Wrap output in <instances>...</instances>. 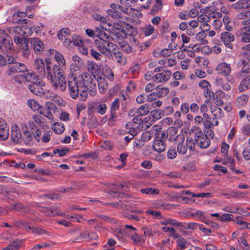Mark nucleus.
I'll use <instances>...</instances> for the list:
<instances>
[{
	"label": "nucleus",
	"mask_w": 250,
	"mask_h": 250,
	"mask_svg": "<svg viewBox=\"0 0 250 250\" xmlns=\"http://www.w3.org/2000/svg\"><path fill=\"white\" fill-rule=\"evenodd\" d=\"M190 62V60L188 58H186L180 62L181 67L184 70H187L189 67V63Z\"/></svg>",
	"instance_id": "nucleus-62"
},
{
	"label": "nucleus",
	"mask_w": 250,
	"mask_h": 250,
	"mask_svg": "<svg viewBox=\"0 0 250 250\" xmlns=\"http://www.w3.org/2000/svg\"><path fill=\"white\" fill-rule=\"evenodd\" d=\"M200 87L205 89V91H207L206 93L205 94L206 96L208 95L209 97L211 96V92L209 91L211 87L209 82L206 80H201L198 83Z\"/></svg>",
	"instance_id": "nucleus-29"
},
{
	"label": "nucleus",
	"mask_w": 250,
	"mask_h": 250,
	"mask_svg": "<svg viewBox=\"0 0 250 250\" xmlns=\"http://www.w3.org/2000/svg\"><path fill=\"white\" fill-rule=\"evenodd\" d=\"M241 131L243 134L246 135L250 134V125L247 124L244 125L241 128Z\"/></svg>",
	"instance_id": "nucleus-64"
},
{
	"label": "nucleus",
	"mask_w": 250,
	"mask_h": 250,
	"mask_svg": "<svg viewBox=\"0 0 250 250\" xmlns=\"http://www.w3.org/2000/svg\"><path fill=\"white\" fill-rule=\"evenodd\" d=\"M237 17L239 19L249 20L250 19V11L240 13L237 15Z\"/></svg>",
	"instance_id": "nucleus-63"
},
{
	"label": "nucleus",
	"mask_w": 250,
	"mask_h": 250,
	"mask_svg": "<svg viewBox=\"0 0 250 250\" xmlns=\"http://www.w3.org/2000/svg\"><path fill=\"white\" fill-rule=\"evenodd\" d=\"M249 100V97L246 94H243L237 98V105L239 107L245 106Z\"/></svg>",
	"instance_id": "nucleus-31"
},
{
	"label": "nucleus",
	"mask_w": 250,
	"mask_h": 250,
	"mask_svg": "<svg viewBox=\"0 0 250 250\" xmlns=\"http://www.w3.org/2000/svg\"><path fill=\"white\" fill-rule=\"evenodd\" d=\"M0 42L2 43L3 46L7 51L12 49L11 40L8 34L2 29H0Z\"/></svg>",
	"instance_id": "nucleus-10"
},
{
	"label": "nucleus",
	"mask_w": 250,
	"mask_h": 250,
	"mask_svg": "<svg viewBox=\"0 0 250 250\" xmlns=\"http://www.w3.org/2000/svg\"><path fill=\"white\" fill-rule=\"evenodd\" d=\"M250 88V75L246 77L240 82L238 89L240 92Z\"/></svg>",
	"instance_id": "nucleus-25"
},
{
	"label": "nucleus",
	"mask_w": 250,
	"mask_h": 250,
	"mask_svg": "<svg viewBox=\"0 0 250 250\" xmlns=\"http://www.w3.org/2000/svg\"><path fill=\"white\" fill-rule=\"evenodd\" d=\"M207 34L205 31H202L196 35L195 38L197 41H202L203 44H206L208 41L205 40Z\"/></svg>",
	"instance_id": "nucleus-49"
},
{
	"label": "nucleus",
	"mask_w": 250,
	"mask_h": 250,
	"mask_svg": "<svg viewBox=\"0 0 250 250\" xmlns=\"http://www.w3.org/2000/svg\"><path fill=\"white\" fill-rule=\"evenodd\" d=\"M152 134L149 131L144 132L141 136V139L143 142H147L151 139Z\"/></svg>",
	"instance_id": "nucleus-58"
},
{
	"label": "nucleus",
	"mask_w": 250,
	"mask_h": 250,
	"mask_svg": "<svg viewBox=\"0 0 250 250\" xmlns=\"http://www.w3.org/2000/svg\"><path fill=\"white\" fill-rule=\"evenodd\" d=\"M160 64L163 65L164 67H172L176 63V61L174 59H168L166 60H160L158 61Z\"/></svg>",
	"instance_id": "nucleus-33"
},
{
	"label": "nucleus",
	"mask_w": 250,
	"mask_h": 250,
	"mask_svg": "<svg viewBox=\"0 0 250 250\" xmlns=\"http://www.w3.org/2000/svg\"><path fill=\"white\" fill-rule=\"evenodd\" d=\"M46 78L50 82L51 86L54 89L60 88L61 91H64L66 88L65 77L61 72L57 75H53L52 72L50 62L48 60L46 59Z\"/></svg>",
	"instance_id": "nucleus-2"
},
{
	"label": "nucleus",
	"mask_w": 250,
	"mask_h": 250,
	"mask_svg": "<svg viewBox=\"0 0 250 250\" xmlns=\"http://www.w3.org/2000/svg\"><path fill=\"white\" fill-rule=\"evenodd\" d=\"M70 30L67 28H63L61 29L58 34V38L62 40L67 36L70 34Z\"/></svg>",
	"instance_id": "nucleus-51"
},
{
	"label": "nucleus",
	"mask_w": 250,
	"mask_h": 250,
	"mask_svg": "<svg viewBox=\"0 0 250 250\" xmlns=\"http://www.w3.org/2000/svg\"><path fill=\"white\" fill-rule=\"evenodd\" d=\"M194 141L192 139H187L186 142L178 144L177 146V150L180 154H185L187 152L188 148L190 150H193L195 148Z\"/></svg>",
	"instance_id": "nucleus-8"
},
{
	"label": "nucleus",
	"mask_w": 250,
	"mask_h": 250,
	"mask_svg": "<svg viewBox=\"0 0 250 250\" xmlns=\"http://www.w3.org/2000/svg\"><path fill=\"white\" fill-rule=\"evenodd\" d=\"M28 106L34 111H40L41 106L33 99H29L27 102Z\"/></svg>",
	"instance_id": "nucleus-36"
},
{
	"label": "nucleus",
	"mask_w": 250,
	"mask_h": 250,
	"mask_svg": "<svg viewBox=\"0 0 250 250\" xmlns=\"http://www.w3.org/2000/svg\"><path fill=\"white\" fill-rule=\"evenodd\" d=\"M21 73L13 77V80L19 84H21L24 80V71Z\"/></svg>",
	"instance_id": "nucleus-60"
},
{
	"label": "nucleus",
	"mask_w": 250,
	"mask_h": 250,
	"mask_svg": "<svg viewBox=\"0 0 250 250\" xmlns=\"http://www.w3.org/2000/svg\"><path fill=\"white\" fill-rule=\"evenodd\" d=\"M140 191L142 193L148 195H156L159 193L160 190L157 188H142L141 189Z\"/></svg>",
	"instance_id": "nucleus-41"
},
{
	"label": "nucleus",
	"mask_w": 250,
	"mask_h": 250,
	"mask_svg": "<svg viewBox=\"0 0 250 250\" xmlns=\"http://www.w3.org/2000/svg\"><path fill=\"white\" fill-rule=\"evenodd\" d=\"M26 69V65L24 63L19 62L7 65L5 74L7 76H10L15 73L23 72Z\"/></svg>",
	"instance_id": "nucleus-7"
},
{
	"label": "nucleus",
	"mask_w": 250,
	"mask_h": 250,
	"mask_svg": "<svg viewBox=\"0 0 250 250\" xmlns=\"http://www.w3.org/2000/svg\"><path fill=\"white\" fill-rule=\"evenodd\" d=\"M49 51L51 55H54L55 60L60 66H63L65 65V61L62 55L54 49H51Z\"/></svg>",
	"instance_id": "nucleus-23"
},
{
	"label": "nucleus",
	"mask_w": 250,
	"mask_h": 250,
	"mask_svg": "<svg viewBox=\"0 0 250 250\" xmlns=\"http://www.w3.org/2000/svg\"><path fill=\"white\" fill-rule=\"evenodd\" d=\"M203 124L205 128H209L212 125V123L210 121L209 116L206 113L203 114Z\"/></svg>",
	"instance_id": "nucleus-43"
},
{
	"label": "nucleus",
	"mask_w": 250,
	"mask_h": 250,
	"mask_svg": "<svg viewBox=\"0 0 250 250\" xmlns=\"http://www.w3.org/2000/svg\"><path fill=\"white\" fill-rule=\"evenodd\" d=\"M215 71L218 74L228 76L231 71L230 64L225 62H221L216 66Z\"/></svg>",
	"instance_id": "nucleus-11"
},
{
	"label": "nucleus",
	"mask_w": 250,
	"mask_h": 250,
	"mask_svg": "<svg viewBox=\"0 0 250 250\" xmlns=\"http://www.w3.org/2000/svg\"><path fill=\"white\" fill-rule=\"evenodd\" d=\"M29 89L34 94L39 96H43V94H44V89L37 83L30 84Z\"/></svg>",
	"instance_id": "nucleus-19"
},
{
	"label": "nucleus",
	"mask_w": 250,
	"mask_h": 250,
	"mask_svg": "<svg viewBox=\"0 0 250 250\" xmlns=\"http://www.w3.org/2000/svg\"><path fill=\"white\" fill-rule=\"evenodd\" d=\"M91 55L97 60H101L102 58V55L101 53L98 52L94 49L91 48L90 49Z\"/></svg>",
	"instance_id": "nucleus-61"
},
{
	"label": "nucleus",
	"mask_w": 250,
	"mask_h": 250,
	"mask_svg": "<svg viewBox=\"0 0 250 250\" xmlns=\"http://www.w3.org/2000/svg\"><path fill=\"white\" fill-rule=\"evenodd\" d=\"M46 213L47 215L54 216L56 215H62V213L59 210L58 207L52 206L46 209Z\"/></svg>",
	"instance_id": "nucleus-30"
},
{
	"label": "nucleus",
	"mask_w": 250,
	"mask_h": 250,
	"mask_svg": "<svg viewBox=\"0 0 250 250\" xmlns=\"http://www.w3.org/2000/svg\"><path fill=\"white\" fill-rule=\"evenodd\" d=\"M52 129L56 134H61L64 130V126L62 123L56 122L52 125Z\"/></svg>",
	"instance_id": "nucleus-34"
},
{
	"label": "nucleus",
	"mask_w": 250,
	"mask_h": 250,
	"mask_svg": "<svg viewBox=\"0 0 250 250\" xmlns=\"http://www.w3.org/2000/svg\"><path fill=\"white\" fill-rule=\"evenodd\" d=\"M177 129L176 127H170L167 131V136L170 142V138H174L177 136Z\"/></svg>",
	"instance_id": "nucleus-55"
},
{
	"label": "nucleus",
	"mask_w": 250,
	"mask_h": 250,
	"mask_svg": "<svg viewBox=\"0 0 250 250\" xmlns=\"http://www.w3.org/2000/svg\"><path fill=\"white\" fill-rule=\"evenodd\" d=\"M94 44L101 53L107 57L112 56L111 49L115 50L118 46L108 41L95 40Z\"/></svg>",
	"instance_id": "nucleus-5"
},
{
	"label": "nucleus",
	"mask_w": 250,
	"mask_h": 250,
	"mask_svg": "<svg viewBox=\"0 0 250 250\" xmlns=\"http://www.w3.org/2000/svg\"><path fill=\"white\" fill-rule=\"evenodd\" d=\"M142 230L143 231L144 237L151 236L153 235L152 229L150 227H143Z\"/></svg>",
	"instance_id": "nucleus-59"
},
{
	"label": "nucleus",
	"mask_w": 250,
	"mask_h": 250,
	"mask_svg": "<svg viewBox=\"0 0 250 250\" xmlns=\"http://www.w3.org/2000/svg\"><path fill=\"white\" fill-rule=\"evenodd\" d=\"M231 8L235 9L250 8V0H240L231 5Z\"/></svg>",
	"instance_id": "nucleus-21"
},
{
	"label": "nucleus",
	"mask_w": 250,
	"mask_h": 250,
	"mask_svg": "<svg viewBox=\"0 0 250 250\" xmlns=\"http://www.w3.org/2000/svg\"><path fill=\"white\" fill-rule=\"evenodd\" d=\"M171 72L169 70L163 71L161 73H158L154 77V81L156 83H166L171 78Z\"/></svg>",
	"instance_id": "nucleus-12"
},
{
	"label": "nucleus",
	"mask_w": 250,
	"mask_h": 250,
	"mask_svg": "<svg viewBox=\"0 0 250 250\" xmlns=\"http://www.w3.org/2000/svg\"><path fill=\"white\" fill-rule=\"evenodd\" d=\"M247 25L241 29L240 34L241 41L245 43L250 42V24Z\"/></svg>",
	"instance_id": "nucleus-18"
},
{
	"label": "nucleus",
	"mask_w": 250,
	"mask_h": 250,
	"mask_svg": "<svg viewBox=\"0 0 250 250\" xmlns=\"http://www.w3.org/2000/svg\"><path fill=\"white\" fill-rule=\"evenodd\" d=\"M204 12L206 14H208L209 15H210V17L211 18H215L216 17L218 18H220L222 17V15L220 12H214L212 11L211 10L210 8L208 7L206 8L205 9L203 10Z\"/></svg>",
	"instance_id": "nucleus-52"
},
{
	"label": "nucleus",
	"mask_w": 250,
	"mask_h": 250,
	"mask_svg": "<svg viewBox=\"0 0 250 250\" xmlns=\"http://www.w3.org/2000/svg\"><path fill=\"white\" fill-rule=\"evenodd\" d=\"M162 230L164 232H169V235L172 236L174 238H179V234L176 232V230L172 228L164 227L162 228Z\"/></svg>",
	"instance_id": "nucleus-45"
},
{
	"label": "nucleus",
	"mask_w": 250,
	"mask_h": 250,
	"mask_svg": "<svg viewBox=\"0 0 250 250\" xmlns=\"http://www.w3.org/2000/svg\"><path fill=\"white\" fill-rule=\"evenodd\" d=\"M77 78L79 80V84L81 86L82 93L80 96L81 101H84L87 99V91L90 89L92 94H95L96 91L93 89L96 88V83L93 79L92 75L88 72H84L78 76Z\"/></svg>",
	"instance_id": "nucleus-1"
},
{
	"label": "nucleus",
	"mask_w": 250,
	"mask_h": 250,
	"mask_svg": "<svg viewBox=\"0 0 250 250\" xmlns=\"http://www.w3.org/2000/svg\"><path fill=\"white\" fill-rule=\"evenodd\" d=\"M98 85L99 92L102 93H104L108 88V83L104 78L100 77L98 79Z\"/></svg>",
	"instance_id": "nucleus-26"
},
{
	"label": "nucleus",
	"mask_w": 250,
	"mask_h": 250,
	"mask_svg": "<svg viewBox=\"0 0 250 250\" xmlns=\"http://www.w3.org/2000/svg\"><path fill=\"white\" fill-rule=\"evenodd\" d=\"M241 71L242 73L250 72V58H245L241 60Z\"/></svg>",
	"instance_id": "nucleus-28"
},
{
	"label": "nucleus",
	"mask_w": 250,
	"mask_h": 250,
	"mask_svg": "<svg viewBox=\"0 0 250 250\" xmlns=\"http://www.w3.org/2000/svg\"><path fill=\"white\" fill-rule=\"evenodd\" d=\"M93 42L91 40L89 39L83 40V44L80 48V50L83 55H87L88 49H91Z\"/></svg>",
	"instance_id": "nucleus-22"
},
{
	"label": "nucleus",
	"mask_w": 250,
	"mask_h": 250,
	"mask_svg": "<svg viewBox=\"0 0 250 250\" xmlns=\"http://www.w3.org/2000/svg\"><path fill=\"white\" fill-rule=\"evenodd\" d=\"M29 42L33 46V49L36 54H41L44 49L43 43L38 38H29Z\"/></svg>",
	"instance_id": "nucleus-14"
},
{
	"label": "nucleus",
	"mask_w": 250,
	"mask_h": 250,
	"mask_svg": "<svg viewBox=\"0 0 250 250\" xmlns=\"http://www.w3.org/2000/svg\"><path fill=\"white\" fill-rule=\"evenodd\" d=\"M9 136V128L5 121L0 118V140H5Z\"/></svg>",
	"instance_id": "nucleus-16"
},
{
	"label": "nucleus",
	"mask_w": 250,
	"mask_h": 250,
	"mask_svg": "<svg viewBox=\"0 0 250 250\" xmlns=\"http://www.w3.org/2000/svg\"><path fill=\"white\" fill-rule=\"evenodd\" d=\"M156 93L157 97L162 98L166 96L169 92V89L168 87L163 86L161 85L155 87Z\"/></svg>",
	"instance_id": "nucleus-27"
},
{
	"label": "nucleus",
	"mask_w": 250,
	"mask_h": 250,
	"mask_svg": "<svg viewBox=\"0 0 250 250\" xmlns=\"http://www.w3.org/2000/svg\"><path fill=\"white\" fill-rule=\"evenodd\" d=\"M107 109L106 104L103 103H99L95 106L96 112L101 115L104 114Z\"/></svg>",
	"instance_id": "nucleus-39"
},
{
	"label": "nucleus",
	"mask_w": 250,
	"mask_h": 250,
	"mask_svg": "<svg viewBox=\"0 0 250 250\" xmlns=\"http://www.w3.org/2000/svg\"><path fill=\"white\" fill-rule=\"evenodd\" d=\"M177 245L180 248V250H184L188 247L189 245V243L184 238L180 237L177 240Z\"/></svg>",
	"instance_id": "nucleus-46"
},
{
	"label": "nucleus",
	"mask_w": 250,
	"mask_h": 250,
	"mask_svg": "<svg viewBox=\"0 0 250 250\" xmlns=\"http://www.w3.org/2000/svg\"><path fill=\"white\" fill-rule=\"evenodd\" d=\"M155 3L152 7L151 12L153 14H156L158 12L161 10L163 7L162 0H155Z\"/></svg>",
	"instance_id": "nucleus-44"
},
{
	"label": "nucleus",
	"mask_w": 250,
	"mask_h": 250,
	"mask_svg": "<svg viewBox=\"0 0 250 250\" xmlns=\"http://www.w3.org/2000/svg\"><path fill=\"white\" fill-rule=\"evenodd\" d=\"M201 14L199 15L198 18V21L200 22H203L204 23H207L210 20V15H209L208 14Z\"/></svg>",
	"instance_id": "nucleus-54"
},
{
	"label": "nucleus",
	"mask_w": 250,
	"mask_h": 250,
	"mask_svg": "<svg viewBox=\"0 0 250 250\" xmlns=\"http://www.w3.org/2000/svg\"><path fill=\"white\" fill-rule=\"evenodd\" d=\"M235 221L237 225H239L241 227L240 229H250V223L247 222L243 221L242 220H240L238 218H237V219L235 220Z\"/></svg>",
	"instance_id": "nucleus-50"
},
{
	"label": "nucleus",
	"mask_w": 250,
	"mask_h": 250,
	"mask_svg": "<svg viewBox=\"0 0 250 250\" xmlns=\"http://www.w3.org/2000/svg\"><path fill=\"white\" fill-rule=\"evenodd\" d=\"M130 235L131 240L135 244H143L145 243V240L143 237L136 232L131 233L130 234Z\"/></svg>",
	"instance_id": "nucleus-35"
},
{
	"label": "nucleus",
	"mask_w": 250,
	"mask_h": 250,
	"mask_svg": "<svg viewBox=\"0 0 250 250\" xmlns=\"http://www.w3.org/2000/svg\"><path fill=\"white\" fill-rule=\"evenodd\" d=\"M69 150V148H58L55 149L53 150V153L54 154H59V156L62 157L64 156L67 152H68Z\"/></svg>",
	"instance_id": "nucleus-57"
},
{
	"label": "nucleus",
	"mask_w": 250,
	"mask_h": 250,
	"mask_svg": "<svg viewBox=\"0 0 250 250\" xmlns=\"http://www.w3.org/2000/svg\"><path fill=\"white\" fill-rule=\"evenodd\" d=\"M45 66L46 67V65L42 59L39 58L35 60L34 68L42 77L45 76Z\"/></svg>",
	"instance_id": "nucleus-15"
},
{
	"label": "nucleus",
	"mask_w": 250,
	"mask_h": 250,
	"mask_svg": "<svg viewBox=\"0 0 250 250\" xmlns=\"http://www.w3.org/2000/svg\"><path fill=\"white\" fill-rule=\"evenodd\" d=\"M220 39L226 46L230 48H232L231 42L234 41V36L232 33L228 31L223 32L220 34Z\"/></svg>",
	"instance_id": "nucleus-13"
},
{
	"label": "nucleus",
	"mask_w": 250,
	"mask_h": 250,
	"mask_svg": "<svg viewBox=\"0 0 250 250\" xmlns=\"http://www.w3.org/2000/svg\"><path fill=\"white\" fill-rule=\"evenodd\" d=\"M68 86L70 96L73 99L79 97L82 93L81 86L79 84V80L73 75L68 77Z\"/></svg>",
	"instance_id": "nucleus-4"
},
{
	"label": "nucleus",
	"mask_w": 250,
	"mask_h": 250,
	"mask_svg": "<svg viewBox=\"0 0 250 250\" xmlns=\"http://www.w3.org/2000/svg\"><path fill=\"white\" fill-rule=\"evenodd\" d=\"M111 9L107 10V13L115 19H122L124 14L133 17L134 15L140 17L142 14L132 8L124 7L120 5L112 3L110 5Z\"/></svg>",
	"instance_id": "nucleus-3"
},
{
	"label": "nucleus",
	"mask_w": 250,
	"mask_h": 250,
	"mask_svg": "<svg viewBox=\"0 0 250 250\" xmlns=\"http://www.w3.org/2000/svg\"><path fill=\"white\" fill-rule=\"evenodd\" d=\"M50 107L46 105V109L41 110L39 111L40 114L43 115L44 116L47 117L50 120L53 121L54 120V117L50 111Z\"/></svg>",
	"instance_id": "nucleus-38"
},
{
	"label": "nucleus",
	"mask_w": 250,
	"mask_h": 250,
	"mask_svg": "<svg viewBox=\"0 0 250 250\" xmlns=\"http://www.w3.org/2000/svg\"><path fill=\"white\" fill-rule=\"evenodd\" d=\"M33 133L30 130L27 132H24L23 133L22 136V140L24 141L25 143H27L33 139Z\"/></svg>",
	"instance_id": "nucleus-53"
},
{
	"label": "nucleus",
	"mask_w": 250,
	"mask_h": 250,
	"mask_svg": "<svg viewBox=\"0 0 250 250\" xmlns=\"http://www.w3.org/2000/svg\"><path fill=\"white\" fill-rule=\"evenodd\" d=\"M149 112V105L148 104H144L139 108L137 109V116H145Z\"/></svg>",
	"instance_id": "nucleus-32"
},
{
	"label": "nucleus",
	"mask_w": 250,
	"mask_h": 250,
	"mask_svg": "<svg viewBox=\"0 0 250 250\" xmlns=\"http://www.w3.org/2000/svg\"><path fill=\"white\" fill-rule=\"evenodd\" d=\"M119 99L118 98H116L111 104L110 107V115L109 118L108 122H114L115 119L117 118L116 115V110L119 109L120 104H119Z\"/></svg>",
	"instance_id": "nucleus-17"
},
{
	"label": "nucleus",
	"mask_w": 250,
	"mask_h": 250,
	"mask_svg": "<svg viewBox=\"0 0 250 250\" xmlns=\"http://www.w3.org/2000/svg\"><path fill=\"white\" fill-rule=\"evenodd\" d=\"M154 122L153 120L148 116L142 121V127H145L146 129L148 128Z\"/></svg>",
	"instance_id": "nucleus-47"
},
{
	"label": "nucleus",
	"mask_w": 250,
	"mask_h": 250,
	"mask_svg": "<svg viewBox=\"0 0 250 250\" xmlns=\"http://www.w3.org/2000/svg\"><path fill=\"white\" fill-rule=\"evenodd\" d=\"M142 30L145 36L146 37L152 35L155 31L154 27L151 24L146 25L142 28Z\"/></svg>",
	"instance_id": "nucleus-40"
},
{
	"label": "nucleus",
	"mask_w": 250,
	"mask_h": 250,
	"mask_svg": "<svg viewBox=\"0 0 250 250\" xmlns=\"http://www.w3.org/2000/svg\"><path fill=\"white\" fill-rule=\"evenodd\" d=\"M149 117L154 122L161 118V112L160 110H153L150 112Z\"/></svg>",
	"instance_id": "nucleus-48"
},
{
	"label": "nucleus",
	"mask_w": 250,
	"mask_h": 250,
	"mask_svg": "<svg viewBox=\"0 0 250 250\" xmlns=\"http://www.w3.org/2000/svg\"><path fill=\"white\" fill-rule=\"evenodd\" d=\"M198 223L194 222L189 223H182L181 222V228L185 229H192L194 230L196 229L198 226Z\"/></svg>",
	"instance_id": "nucleus-42"
},
{
	"label": "nucleus",
	"mask_w": 250,
	"mask_h": 250,
	"mask_svg": "<svg viewBox=\"0 0 250 250\" xmlns=\"http://www.w3.org/2000/svg\"><path fill=\"white\" fill-rule=\"evenodd\" d=\"M153 149L158 152H162L165 150L166 145L164 140L161 139H156L153 144Z\"/></svg>",
	"instance_id": "nucleus-20"
},
{
	"label": "nucleus",
	"mask_w": 250,
	"mask_h": 250,
	"mask_svg": "<svg viewBox=\"0 0 250 250\" xmlns=\"http://www.w3.org/2000/svg\"><path fill=\"white\" fill-rule=\"evenodd\" d=\"M195 141L196 144L202 148L208 147L210 142L206 135H204L198 127H195Z\"/></svg>",
	"instance_id": "nucleus-6"
},
{
	"label": "nucleus",
	"mask_w": 250,
	"mask_h": 250,
	"mask_svg": "<svg viewBox=\"0 0 250 250\" xmlns=\"http://www.w3.org/2000/svg\"><path fill=\"white\" fill-rule=\"evenodd\" d=\"M185 135L183 133H181L177 134L174 138H170V142L178 146V144L182 143L185 141Z\"/></svg>",
	"instance_id": "nucleus-37"
},
{
	"label": "nucleus",
	"mask_w": 250,
	"mask_h": 250,
	"mask_svg": "<svg viewBox=\"0 0 250 250\" xmlns=\"http://www.w3.org/2000/svg\"><path fill=\"white\" fill-rule=\"evenodd\" d=\"M11 139L15 143L18 144L21 142L22 140V135L20 127L17 124H13L11 126Z\"/></svg>",
	"instance_id": "nucleus-9"
},
{
	"label": "nucleus",
	"mask_w": 250,
	"mask_h": 250,
	"mask_svg": "<svg viewBox=\"0 0 250 250\" xmlns=\"http://www.w3.org/2000/svg\"><path fill=\"white\" fill-rule=\"evenodd\" d=\"M111 53L112 55H113L118 63L121 65H125L126 63V58L123 57L122 53L121 52L117 51V49L115 50H112Z\"/></svg>",
	"instance_id": "nucleus-24"
},
{
	"label": "nucleus",
	"mask_w": 250,
	"mask_h": 250,
	"mask_svg": "<svg viewBox=\"0 0 250 250\" xmlns=\"http://www.w3.org/2000/svg\"><path fill=\"white\" fill-rule=\"evenodd\" d=\"M50 98L51 100L54 101L57 104L62 105H64V101L61 97L58 95L54 94L53 95V96L50 97Z\"/></svg>",
	"instance_id": "nucleus-56"
}]
</instances>
